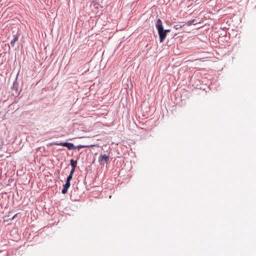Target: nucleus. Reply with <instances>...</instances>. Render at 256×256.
<instances>
[{
	"label": "nucleus",
	"instance_id": "obj_1",
	"mask_svg": "<svg viewBox=\"0 0 256 256\" xmlns=\"http://www.w3.org/2000/svg\"><path fill=\"white\" fill-rule=\"evenodd\" d=\"M156 28L158 30V34L160 38V42H162L166 38V34L164 31L162 26V23L160 19H158L156 24Z\"/></svg>",
	"mask_w": 256,
	"mask_h": 256
},
{
	"label": "nucleus",
	"instance_id": "obj_2",
	"mask_svg": "<svg viewBox=\"0 0 256 256\" xmlns=\"http://www.w3.org/2000/svg\"><path fill=\"white\" fill-rule=\"evenodd\" d=\"M54 145L56 146H63L67 147L70 150L76 148V146H75L72 143H68V142H60V143H58V142H54L53 143Z\"/></svg>",
	"mask_w": 256,
	"mask_h": 256
},
{
	"label": "nucleus",
	"instance_id": "obj_3",
	"mask_svg": "<svg viewBox=\"0 0 256 256\" xmlns=\"http://www.w3.org/2000/svg\"><path fill=\"white\" fill-rule=\"evenodd\" d=\"M109 159V156L106 154H102L99 156L98 161L100 162H106Z\"/></svg>",
	"mask_w": 256,
	"mask_h": 256
},
{
	"label": "nucleus",
	"instance_id": "obj_4",
	"mask_svg": "<svg viewBox=\"0 0 256 256\" xmlns=\"http://www.w3.org/2000/svg\"><path fill=\"white\" fill-rule=\"evenodd\" d=\"M97 146L96 144H92V145H78L76 146V148L78 149V150H80V149L82 148H92L94 146Z\"/></svg>",
	"mask_w": 256,
	"mask_h": 256
},
{
	"label": "nucleus",
	"instance_id": "obj_5",
	"mask_svg": "<svg viewBox=\"0 0 256 256\" xmlns=\"http://www.w3.org/2000/svg\"><path fill=\"white\" fill-rule=\"evenodd\" d=\"M18 36L17 35L14 36V38L13 40H12L10 44L12 46H14V44L16 41H18Z\"/></svg>",
	"mask_w": 256,
	"mask_h": 256
},
{
	"label": "nucleus",
	"instance_id": "obj_6",
	"mask_svg": "<svg viewBox=\"0 0 256 256\" xmlns=\"http://www.w3.org/2000/svg\"><path fill=\"white\" fill-rule=\"evenodd\" d=\"M70 164H71L72 168L76 169V164H77L76 161L72 159L70 160Z\"/></svg>",
	"mask_w": 256,
	"mask_h": 256
},
{
	"label": "nucleus",
	"instance_id": "obj_7",
	"mask_svg": "<svg viewBox=\"0 0 256 256\" xmlns=\"http://www.w3.org/2000/svg\"><path fill=\"white\" fill-rule=\"evenodd\" d=\"M184 26V24H178L174 26V28L176 30H178V29H180V28H183Z\"/></svg>",
	"mask_w": 256,
	"mask_h": 256
},
{
	"label": "nucleus",
	"instance_id": "obj_8",
	"mask_svg": "<svg viewBox=\"0 0 256 256\" xmlns=\"http://www.w3.org/2000/svg\"><path fill=\"white\" fill-rule=\"evenodd\" d=\"M70 182L66 181V183L64 185V187L68 188L70 186Z\"/></svg>",
	"mask_w": 256,
	"mask_h": 256
},
{
	"label": "nucleus",
	"instance_id": "obj_9",
	"mask_svg": "<svg viewBox=\"0 0 256 256\" xmlns=\"http://www.w3.org/2000/svg\"><path fill=\"white\" fill-rule=\"evenodd\" d=\"M72 175L69 174L67 178L66 181L70 182V181L72 179Z\"/></svg>",
	"mask_w": 256,
	"mask_h": 256
},
{
	"label": "nucleus",
	"instance_id": "obj_10",
	"mask_svg": "<svg viewBox=\"0 0 256 256\" xmlns=\"http://www.w3.org/2000/svg\"><path fill=\"white\" fill-rule=\"evenodd\" d=\"M68 188L64 187L62 190V193L63 194H66L68 192Z\"/></svg>",
	"mask_w": 256,
	"mask_h": 256
},
{
	"label": "nucleus",
	"instance_id": "obj_11",
	"mask_svg": "<svg viewBox=\"0 0 256 256\" xmlns=\"http://www.w3.org/2000/svg\"><path fill=\"white\" fill-rule=\"evenodd\" d=\"M74 170H75V168H72L70 170V174L73 175L74 172Z\"/></svg>",
	"mask_w": 256,
	"mask_h": 256
},
{
	"label": "nucleus",
	"instance_id": "obj_12",
	"mask_svg": "<svg viewBox=\"0 0 256 256\" xmlns=\"http://www.w3.org/2000/svg\"><path fill=\"white\" fill-rule=\"evenodd\" d=\"M192 24V22H188L186 24L188 26H190Z\"/></svg>",
	"mask_w": 256,
	"mask_h": 256
},
{
	"label": "nucleus",
	"instance_id": "obj_13",
	"mask_svg": "<svg viewBox=\"0 0 256 256\" xmlns=\"http://www.w3.org/2000/svg\"><path fill=\"white\" fill-rule=\"evenodd\" d=\"M166 32V34L167 32H170V30H164Z\"/></svg>",
	"mask_w": 256,
	"mask_h": 256
}]
</instances>
